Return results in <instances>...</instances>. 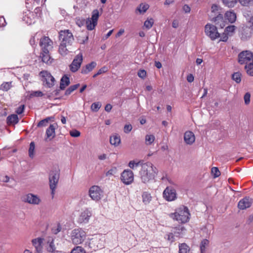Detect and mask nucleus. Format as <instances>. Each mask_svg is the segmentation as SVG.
Wrapping results in <instances>:
<instances>
[{
    "instance_id": "nucleus-40",
    "label": "nucleus",
    "mask_w": 253,
    "mask_h": 253,
    "mask_svg": "<svg viewBox=\"0 0 253 253\" xmlns=\"http://www.w3.org/2000/svg\"><path fill=\"white\" fill-rule=\"evenodd\" d=\"M80 86L79 84H77L73 85L70 86L65 91V94L66 95H69L73 91L78 88V87Z\"/></svg>"
},
{
    "instance_id": "nucleus-33",
    "label": "nucleus",
    "mask_w": 253,
    "mask_h": 253,
    "mask_svg": "<svg viewBox=\"0 0 253 253\" xmlns=\"http://www.w3.org/2000/svg\"><path fill=\"white\" fill-rule=\"evenodd\" d=\"M190 251L189 247L185 243L179 244V253H189Z\"/></svg>"
},
{
    "instance_id": "nucleus-22",
    "label": "nucleus",
    "mask_w": 253,
    "mask_h": 253,
    "mask_svg": "<svg viewBox=\"0 0 253 253\" xmlns=\"http://www.w3.org/2000/svg\"><path fill=\"white\" fill-rule=\"evenodd\" d=\"M252 200L249 197H245L241 199L238 203V207L240 210H245L251 207Z\"/></svg>"
},
{
    "instance_id": "nucleus-37",
    "label": "nucleus",
    "mask_w": 253,
    "mask_h": 253,
    "mask_svg": "<svg viewBox=\"0 0 253 253\" xmlns=\"http://www.w3.org/2000/svg\"><path fill=\"white\" fill-rule=\"evenodd\" d=\"M245 69L249 75L253 76V62L247 64L245 66Z\"/></svg>"
},
{
    "instance_id": "nucleus-42",
    "label": "nucleus",
    "mask_w": 253,
    "mask_h": 253,
    "mask_svg": "<svg viewBox=\"0 0 253 253\" xmlns=\"http://www.w3.org/2000/svg\"><path fill=\"white\" fill-rule=\"evenodd\" d=\"M35 148V143L34 142H31L30 144V147L29 149V157L31 158H33L34 156Z\"/></svg>"
},
{
    "instance_id": "nucleus-35",
    "label": "nucleus",
    "mask_w": 253,
    "mask_h": 253,
    "mask_svg": "<svg viewBox=\"0 0 253 253\" xmlns=\"http://www.w3.org/2000/svg\"><path fill=\"white\" fill-rule=\"evenodd\" d=\"M236 27L234 25L228 26L226 27L224 32L227 34L229 36H231L234 33Z\"/></svg>"
},
{
    "instance_id": "nucleus-11",
    "label": "nucleus",
    "mask_w": 253,
    "mask_h": 253,
    "mask_svg": "<svg viewBox=\"0 0 253 253\" xmlns=\"http://www.w3.org/2000/svg\"><path fill=\"white\" fill-rule=\"evenodd\" d=\"M89 195L93 200L97 201L103 196V191L99 186L94 185L90 188Z\"/></svg>"
},
{
    "instance_id": "nucleus-14",
    "label": "nucleus",
    "mask_w": 253,
    "mask_h": 253,
    "mask_svg": "<svg viewBox=\"0 0 253 253\" xmlns=\"http://www.w3.org/2000/svg\"><path fill=\"white\" fill-rule=\"evenodd\" d=\"M121 180L126 185H129L134 180L133 172L129 169H126L121 173Z\"/></svg>"
},
{
    "instance_id": "nucleus-62",
    "label": "nucleus",
    "mask_w": 253,
    "mask_h": 253,
    "mask_svg": "<svg viewBox=\"0 0 253 253\" xmlns=\"http://www.w3.org/2000/svg\"><path fill=\"white\" fill-rule=\"evenodd\" d=\"M24 109V105H21L17 109L16 112L18 114H21L23 112Z\"/></svg>"
},
{
    "instance_id": "nucleus-63",
    "label": "nucleus",
    "mask_w": 253,
    "mask_h": 253,
    "mask_svg": "<svg viewBox=\"0 0 253 253\" xmlns=\"http://www.w3.org/2000/svg\"><path fill=\"white\" fill-rule=\"evenodd\" d=\"M6 25L5 18L3 17H0V27H4Z\"/></svg>"
},
{
    "instance_id": "nucleus-13",
    "label": "nucleus",
    "mask_w": 253,
    "mask_h": 253,
    "mask_svg": "<svg viewBox=\"0 0 253 253\" xmlns=\"http://www.w3.org/2000/svg\"><path fill=\"white\" fill-rule=\"evenodd\" d=\"M83 60V54L80 53L75 56L72 62L70 65L69 68L70 71L73 73L76 72L81 67Z\"/></svg>"
},
{
    "instance_id": "nucleus-18",
    "label": "nucleus",
    "mask_w": 253,
    "mask_h": 253,
    "mask_svg": "<svg viewBox=\"0 0 253 253\" xmlns=\"http://www.w3.org/2000/svg\"><path fill=\"white\" fill-rule=\"evenodd\" d=\"M91 215V211L88 209H85L81 212L78 221L80 223H87Z\"/></svg>"
},
{
    "instance_id": "nucleus-41",
    "label": "nucleus",
    "mask_w": 253,
    "mask_h": 253,
    "mask_svg": "<svg viewBox=\"0 0 253 253\" xmlns=\"http://www.w3.org/2000/svg\"><path fill=\"white\" fill-rule=\"evenodd\" d=\"M118 172L117 168L113 167L108 170L106 173L105 175L107 177H110L111 176L115 175Z\"/></svg>"
},
{
    "instance_id": "nucleus-55",
    "label": "nucleus",
    "mask_w": 253,
    "mask_h": 253,
    "mask_svg": "<svg viewBox=\"0 0 253 253\" xmlns=\"http://www.w3.org/2000/svg\"><path fill=\"white\" fill-rule=\"evenodd\" d=\"M247 27H248L251 31L253 30V15L251 17L247 23Z\"/></svg>"
},
{
    "instance_id": "nucleus-9",
    "label": "nucleus",
    "mask_w": 253,
    "mask_h": 253,
    "mask_svg": "<svg viewBox=\"0 0 253 253\" xmlns=\"http://www.w3.org/2000/svg\"><path fill=\"white\" fill-rule=\"evenodd\" d=\"M205 32L206 34L211 40H214L220 37V34L217 32L216 27L211 24H207L205 26Z\"/></svg>"
},
{
    "instance_id": "nucleus-47",
    "label": "nucleus",
    "mask_w": 253,
    "mask_h": 253,
    "mask_svg": "<svg viewBox=\"0 0 253 253\" xmlns=\"http://www.w3.org/2000/svg\"><path fill=\"white\" fill-rule=\"evenodd\" d=\"M50 118L48 117V118H46L41 121L38 123V127H42V126H46L49 121L50 120Z\"/></svg>"
},
{
    "instance_id": "nucleus-57",
    "label": "nucleus",
    "mask_w": 253,
    "mask_h": 253,
    "mask_svg": "<svg viewBox=\"0 0 253 253\" xmlns=\"http://www.w3.org/2000/svg\"><path fill=\"white\" fill-rule=\"evenodd\" d=\"M250 97H251V95L249 93L247 92L245 94L244 97V99L245 104L248 105L250 103Z\"/></svg>"
},
{
    "instance_id": "nucleus-36",
    "label": "nucleus",
    "mask_w": 253,
    "mask_h": 253,
    "mask_svg": "<svg viewBox=\"0 0 253 253\" xmlns=\"http://www.w3.org/2000/svg\"><path fill=\"white\" fill-rule=\"evenodd\" d=\"M223 3L226 6L229 7H232L235 6V5L237 2V0H222Z\"/></svg>"
},
{
    "instance_id": "nucleus-44",
    "label": "nucleus",
    "mask_w": 253,
    "mask_h": 253,
    "mask_svg": "<svg viewBox=\"0 0 253 253\" xmlns=\"http://www.w3.org/2000/svg\"><path fill=\"white\" fill-rule=\"evenodd\" d=\"M39 5L36 6V7L34 9V12H33L34 13L35 16L36 17L37 19H38L39 17H41L42 15V10L41 7L39 6ZM33 6H35L33 5Z\"/></svg>"
},
{
    "instance_id": "nucleus-2",
    "label": "nucleus",
    "mask_w": 253,
    "mask_h": 253,
    "mask_svg": "<svg viewBox=\"0 0 253 253\" xmlns=\"http://www.w3.org/2000/svg\"><path fill=\"white\" fill-rule=\"evenodd\" d=\"M190 213L188 209L185 206H180L177 208L174 213H170V217L179 223H185L190 218Z\"/></svg>"
},
{
    "instance_id": "nucleus-4",
    "label": "nucleus",
    "mask_w": 253,
    "mask_h": 253,
    "mask_svg": "<svg viewBox=\"0 0 253 253\" xmlns=\"http://www.w3.org/2000/svg\"><path fill=\"white\" fill-rule=\"evenodd\" d=\"M60 176V173L58 170H51L49 174V184L50 189L51 191V195L53 197L54 192L58 183Z\"/></svg>"
},
{
    "instance_id": "nucleus-16",
    "label": "nucleus",
    "mask_w": 253,
    "mask_h": 253,
    "mask_svg": "<svg viewBox=\"0 0 253 253\" xmlns=\"http://www.w3.org/2000/svg\"><path fill=\"white\" fill-rule=\"evenodd\" d=\"M253 54L249 50H244L238 54V62L241 64H246L252 60Z\"/></svg>"
},
{
    "instance_id": "nucleus-64",
    "label": "nucleus",
    "mask_w": 253,
    "mask_h": 253,
    "mask_svg": "<svg viewBox=\"0 0 253 253\" xmlns=\"http://www.w3.org/2000/svg\"><path fill=\"white\" fill-rule=\"evenodd\" d=\"M62 229V227H61V226L58 224L57 226V227L56 229H53V232L54 233V234H57L58 233V232H59Z\"/></svg>"
},
{
    "instance_id": "nucleus-19",
    "label": "nucleus",
    "mask_w": 253,
    "mask_h": 253,
    "mask_svg": "<svg viewBox=\"0 0 253 253\" xmlns=\"http://www.w3.org/2000/svg\"><path fill=\"white\" fill-rule=\"evenodd\" d=\"M43 241V239L42 238H37L32 240V243L35 249L36 253H42Z\"/></svg>"
},
{
    "instance_id": "nucleus-29",
    "label": "nucleus",
    "mask_w": 253,
    "mask_h": 253,
    "mask_svg": "<svg viewBox=\"0 0 253 253\" xmlns=\"http://www.w3.org/2000/svg\"><path fill=\"white\" fill-rule=\"evenodd\" d=\"M152 199L151 195L149 192L145 191L142 193V202L145 205L149 204Z\"/></svg>"
},
{
    "instance_id": "nucleus-24",
    "label": "nucleus",
    "mask_w": 253,
    "mask_h": 253,
    "mask_svg": "<svg viewBox=\"0 0 253 253\" xmlns=\"http://www.w3.org/2000/svg\"><path fill=\"white\" fill-rule=\"evenodd\" d=\"M184 140L187 144L191 145L195 141V135L192 131H186L184 135Z\"/></svg>"
},
{
    "instance_id": "nucleus-50",
    "label": "nucleus",
    "mask_w": 253,
    "mask_h": 253,
    "mask_svg": "<svg viewBox=\"0 0 253 253\" xmlns=\"http://www.w3.org/2000/svg\"><path fill=\"white\" fill-rule=\"evenodd\" d=\"M56 248L55 247V245L53 242V240L49 243V247L47 248V250L48 252L51 253H53L55 251Z\"/></svg>"
},
{
    "instance_id": "nucleus-17",
    "label": "nucleus",
    "mask_w": 253,
    "mask_h": 253,
    "mask_svg": "<svg viewBox=\"0 0 253 253\" xmlns=\"http://www.w3.org/2000/svg\"><path fill=\"white\" fill-rule=\"evenodd\" d=\"M40 74L42 78V81L45 82L48 87H51L54 85L55 79L50 73L46 71H42L40 72Z\"/></svg>"
},
{
    "instance_id": "nucleus-26",
    "label": "nucleus",
    "mask_w": 253,
    "mask_h": 253,
    "mask_svg": "<svg viewBox=\"0 0 253 253\" xmlns=\"http://www.w3.org/2000/svg\"><path fill=\"white\" fill-rule=\"evenodd\" d=\"M46 0H26V7L29 9H32L33 6L40 5L44 2Z\"/></svg>"
},
{
    "instance_id": "nucleus-49",
    "label": "nucleus",
    "mask_w": 253,
    "mask_h": 253,
    "mask_svg": "<svg viewBox=\"0 0 253 253\" xmlns=\"http://www.w3.org/2000/svg\"><path fill=\"white\" fill-rule=\"evenodd\" d=\"M71 253H85V251L81 247L77 246L72 250Z\"/></svg>"
},
{
    "instance_id": "nucleus-5",
    "label": "nucleus",
    "mask_w": 253,
    "mask_h": 253,
    "mask_svg": "<svg viewBox=\"0 0 253 253\" xmlns=\"http://www.w3.org/2000/svg\"><path fill=\"white\" fill-rule=\"evenodd\" d=\"M220 7L216 4H213L211 7V12L215 17L212 18L213 20L216 24H219V26L223 28L225 27L224 22H222L223 16L221 14L219 13Z\"/></svg>"
},
{
    "instance_id": "nucleus-30",
    "label": "nucleus",
    "mask_w": 253,
    "mask_h": 253,
    "mask_svg": "<svg viewBox=\"0 0 253 253\" xmlns=\"http://www.w3.org/2000/svg\"><path fill=\"white\" fill-rule=\"evenodd\" d=\"M69 84V78L67 75L63 76L60 81V87L61 89H64Z\"/></svg>"
},
{
    "instance_id": "nucleus-10",
    "label": "nucleus",
    "mask_w": 253,
    "mask_h": 253,
    "mask_svg": "<svg viewBox=\"0 0 253 253\" xmlns=\"http://www.w3.org/2000/svg\"><path fill=\"white\" fill-rule=\"evenodd\" d=\"M99 14L97 9L93 10L90 19H88L86 21V28L88 30H92L97 25Z\"/></svg>"
},
{
    "instance_id": "nucleus-61",
    "label": "nucleus",
    "mask_w": 253,
    "mask_h": 253,
    "mask_svg": "<svg viewBox=\"0 0 253 253\" xmlns=\"http://www.w3.org/2000/svg\"><path fill=\"white\" fill-rule=\"evenodd\" d=\"M229 35L225 32L221 35L220 41L222 42H226L228 39Z\"/></svg>"
},
{
    "instance_id": "nucleus-20",
    "label": "nucleus",
    "mask_w": 253,
    "mask_h": 253,
    "mask_svg": "<svg viewBox=\"0 0 253 253\" xmlns=\"http://www.w3.org/2000/svg\"><path fill=\"white\" fill-rule=\"evenodd\" d=\"M56 124H52L47 128L46 130V141H50L53 139L55 136V128L56 127Z\"/></svg>"
},
{
    "instance_id": "nucleus-51",
    "label": "nucleus",
    "mask_w": 253,
    "mask_h": 253,
    "mask_svg": "<svg viewBox=\"0 0 253 253\" xmlns=\"http://www.w3.org/2000/svg\"><path fill=\"white\" fill-rule=\"evenodd\" d=\"M211 173L213 175L214 177H217L220 174V172L216 167H213L211 169Z\"/></svg>"
},
{
    "instance_id": "nucleus-38",
    "label": "nucleus",
    "mask_w": 253,
    "mask_h": 253,
    "mask_svg": "<svg viewBox=\"0 0 253 253\" xmlns=\"http://www.w3.org/2000/svg\"><path fill=\"white\" fill-rule=\"evenodd\" d=\"M155 139V137L154 135L147 134L145 136V143L147 145H150L154 142Z\"/></svg>"
},
{
    "instance_id": "nucleus-12",
    "label": "nucleus",
    "mask_w": 253,
    "mask_h": 253,
    "mask_svg": "<svg viewBox=\"0 0 253 253\" xmlns=\"http://www.w3.org/2000/svg\"><path fill=\"white\" fill-rule=\"evenodd\" d=\"M163 197L169 202L175 200L177 198L175 189L172 187H167L163 192Z\"/></svg>"
},
{
    "instance_id": "nucleus-21",
    "label": "nucleus",
    "mask_w": 253,
    "mask_h": 253,
    "mask_svg": "<svg viewBox=\"0 0 253 253\" xmlns=\"http://www.w3.org/2000/svg\"><path fill=\"white\" fill-rule=\"evenodd\" d=\"M37 19L36 17L35 16L34 13L30 11L25 12L23 17V20L28 25H31L35 23Z\"/></svg>"
},
{
    "instance_id": "nucleus-34",
    "label": "nucleus",
    "mask_w": 253,
    "mask_h": 253,
    "mask_svg": "<svg viewBox=\"0 0 253 253\" xmlns=\"http://www.w3.org/2000/svg\"><path fill=\"white\" fill-rule=\"evenodd\" d=\"M209 244V241L207 239H203L200 244V251L201 253H205L206 247Z\"/></svg>"
},
{
    "instance_id": "nucleus-43",
    "label": "nucleus",
    "mask_w": 253,
    "mask_h": 253,
    "mask_svg": "<svg viewBox=\"0 0 253 253\" xmlns=\"http://www.w3.org/2000/svg\"><path fill=\"white\" fill-rule=\"evenodd\" d=\"M154 24V20L152 18L148 19L144 22V26L148 29H150Z\"/></svg>"
},
{
    "instance_id": "nucleus-58",
    "label": "nucleus",
    "mask_w": 253,
    "mask_h": 253,
    "mask_svg": "<svg viewBox=\"0 0 253 253\" xmlns=\"http://www.w3.org/2000/svg\"><path fill=\"white\" fill-rule=\"evenodd\" d=\"M239 1L242 5L248 6L253 1V0H239Z\"/></svg>"
},
{
    "instance_id": "nucleus-25",
    "label": "nucleus",
    "mask_w": 253,
    "mask_h": 253,
    "mask_svg": "<svg viewBox=\"0 0 253 253\" xmlns=\"http://www.w3.org/2000/svg\"><path fill=\"white\" fill-rule=\"evenodd\" d=\"M97 65L95 62L92 61L91 63L87 64L85 67H83L82 69L81 73L83 74H87L91 72Z\"/></svg>"
},
{
    "instance_id": "nucleus-27",
    "label": "nucleus",
    "mask_w": 253,
    "mask_h": 253,
    "mask_svg": "<svg viewBox=\"0 0 253 253\" xmlns=\"http://www.w3.org/2000/svg\"><path fill=\"white\" fill-rule=\"evenodd\" d=\"M225 17L231 23H234L236 20V14L233 11H227L225 14Z\"/></svg>"
},
{
    "instance_id": "nucleus-7",
    "label": "nucleus",
    "mask_w": 253,
    "mask_h": 253,
    "mask_svg": "<svg viewBox=\"0 0 253 253\" xmlns=\"http://www.w3.org/2000/svg\"><path fill=\"white\" fill-rule=\"evenodd\" d=\"M59 38L60 43H65L67 45H72L74 40L72 33L69 30L61 31L59 32Z\"/></svg>"
},
{
    "instance_id": "nucleus-56",
    "label": "nucleus",
    "mask_w": 253,
    "mask_h": 253,
    "mask_svg": "<svg viewBox=\"0 0 253 253\" xmlns=\"http://www.w3.org/2000/svg\"><path fill=\"white\" fill-rule=\"evenodd\" d=\"M137 75L139 78L144 79L146 76V72L145 70H140L138 72Z\"/></svg>"
},
{
    "instance_id": "nucleus-1",
    "label": "nucleus",
    "mask_w": 253,
    "mask_h": 253,
    "mask_svg": "<svg viewBox=\"0 0 253 253\" xmlns=\"http://www.w3.org/2000/svg\"><path fill=\"white\" fill-rule=\"evenodd\" d=\"M158 169L151 163L147 162L141 165L139 175L142 183L146 184L155 179Z\"/></svg>"
},
{
    "instance_id": "nucleus-53",
    "label": "nucleus",
    "mask_w": 253,
    "mask_h": 253,
    "mask_svg": "<svg viewBox=\"0 0 253 253\" xmlns=\"http://www.w3.org/2000/svg\"><path fill=\"white\" fill-rule=\"evenodd\" d=\"M107 71V68L106 67V66H104L102 68H101V69H100L98 72H97V73H96L95 74H94L93 76V78H95L96 76L99 75H101V74L102 73H105Z\"/></svg>"
},
{
    "instance_id": "nucleus-28",
    "label": "nucleus",
    "mask_w": 253,
    "mask_h": 253,
    "mask_svg": "<svg viewBox=\"0 0 253 253\" xmlns=\"http://www.w3.org/2000/svg\"><path fill=\"white\" fill-rule=\"evenodd\" d=\"M6 121L8 125H14L18 123L19 119L16 114H12L7 117Z\"/></svg>"
},
{
    "instance_id": "nucleus-31",
    "label": "nucleus",
    "mask_w": 253,
    "mask_h": 253,
    "mask_svg": "<svg viewBox=\"0 0 253 253\" xmlns=\"http://www.w3.org/2000/svg\"><path fill=\"white\" fill-rule=\"evenodd\" d=\"M110 142L112 145L118 146L121 142V139L120 136L117 134H113L110 136Z\"/></svg>"
},
{
    "instance_id": "nucleus-59",
    "label": "nucleus",
    "mask_w": 253,
    "mask_h": 253,
    "mask_svg": "<svg viewBox=\"0 0 253 253\" xmlns=\"http://www.w3.org/2000/svg\"><path fill=\"white\" fill-rule=\"evenodd\" d=\"M43 93L41 91H33L31 93V96H36V97H41L43 96Z\"/></svg>"
},
{
    "instance_id": "nucleus-39",
    "label": "nucleus",
    "mask_w": 253,
    "mask_h": 253,
    "mask_svg": "<svg viewBox=\"0 0 253 253\" xmlns=\"http://www.w3.org/2000/svg\"><path fill=\"white\" fill-rule=\"evenodd\" d=\"M149 5L146 3H141L137 7V10L139 11L140 13H144L149 8Z\"/></svg>"
},
{
    "instance_id": "nucleus-6",
    "label": "nucleus",
    "mask_w": 253,
    "mask_h": 253,
    "mask_svg": "<svg viewBox=\"0 0 253 253\" xmlns=\"http://www.w3.org/2000/svg\"><path fill=\"white\" fill-rule=\"evenodd\" d=\"M103 240L102 239L101 235H94L87 242L89 247L92 250L95 251L98 249H102L103 248Z\"/></svg>"
},
{
    "instance_id": "nucleus-15",
    "label": "nucleus",
    "mask_w": 253,
    "mask_h": 253,
    "mask_svg": "<svg viewBox=\"0 0 253 253\" xmlns=\"http://www.w3.org/2000/svg\"><path fill=\"white\" fill-rule=\"evenodd\" d=\"M40 45L42 52H49L53 48V42L47 37H43L41 39Z\"/></svg>"
},
{
    "instance_id": "nucleus-32",
    "label": "nucleus",
    "mask_w": 253,
    "mask_h": 253,
    "mask_svg": "<svg viewBox=\"0 0 253 253\" xmlns=\"http://www.w3.org/2000/svg\"><path fill=\"white\" fill-rule=\"evenodd\" d=\"M49 52H42V61L46 63L50 64L52 62V59L49 54Z\"/></svg>"
},
{
    "instance_id": "nucleus-46",
    "label": "nucleus",
    "mask_w": 253,
    "mask_h": 253,
    "mask_svg": "<svg viewBox=\"0 0 253 253\" xmlns=\"http://www.w3.org/2000/svg\"><path fill=\"white\" fill-rule=\"evenodd\" d=\"M241 74L239 72H236L233 74L232 79L235 81L237 83H240L241 81Z\"/></svg>"
},
{
    "instance_id": "nucleus-3",
    "label": "nucleus",
    "mask_w": 253,
    "mask_h": 253,
    "mask_svg": "<svg viewBox=\"0 0 253 253\" xmlns=\"http://www.w3.org/2000/svg\"><path fill=\"white\" fill-rule=\"evenodd\" d=\"M86 238V233L82 228H75L70 233V239L74 245H80L84 242Z\"/></svg>"
},
{
    "instance_id": "nucleus-60",
    "label": "nucleus",
    "mask_w": 253,
    "mask_h": 253,
    "mask_svg": "<svg viewBox=\"0 0 253 253\" xmlns=\"http://www.w3.org/2000/svg\"><path fill=\"white\" fill-rule=\"evenodd\" d=\"M132 127L131 125H126L124 126V130L125 133H128L132 130Z\"/></svg>"
},
{
    "instance_id": "nucleus-54",
    "label": "nucleus",
    "mask_w": 253,
    "mask_h": 253,
    "mask_svg": "<svg viewBox=\"0 0 253 253\" xmlns=\"http://www.w3.org/2000/svg\"><path fill=\"white\" fill-rule=\"evenodd\" d=\"M70 134L72 137H78L80 136L81 133L77 129H73L70 131Z\"/></svg>"
},
{
    "instance_id": "nucleus-8",
    "label": "nucleus",
    "mask_w": 253,
    "mask_h": 253,
    "mask_svg": "<svg viewBox=\"0 0 253 253\" xmlns=\"http://www.w3.org/2000/svg\"><path fill=\"white\" fill-rule=\"evenodd\" d=\"M22 201L33 205H39L41 204L42 200L39 196L32 193H28L22 197Z\"/></svg>"
},
{
    "instance_id": "nucleus-23",
    "label": "nucleus",
    "mask_w": 253,
    "mask_h": 253,
    "mask_svg": "<svg viewBox=\"0 0 253 253\" xmlns=\"http://www.w3.org/2000/svg\"><path fill=\"white\" fill-rule=\"evenodd\" d=\"M71 45H67V44L63 43H60L58 51L62 56H65L67 55L70 52H71Z\"/></svg>"
},
{
    "instance_id": "nucleus-48",
    "label": "nucleus",
    "mask_w": 253,
    "mask_h": 253,
    "mask_svg": "<svg viewBox=\"0 0 253 253\" xmlns=\"http://www.w3.org/2000/svg\"><path fill=\"white\" fill-rule=\"evenodd\" d=\"M11 82H6L3 83L1 85L0 89L4 91H7L10 88L11 86Z\"/></svg>"
},
{
    "instance_id": "nucleus-45",
    "label": "nucleus",
    "mask_w": 253,
    "mask_h": 253,
    "mask_svg": "<svg viewBox=\"0 0 253 253\" xmlns=\"http://www.w3.org/2000/svg\"><path fill=\"white\" fill-rule=\"evenodd\" d=\"M101 104L100 102H95L91 105V109L92 111L97 112L100 108Z\"/></svg>"
},
{
    "instance_id": "nucleus-52",
    "label": "nucleus",
    "mask_w": 253,
    "mask_h": 253,
    "mask_svg": "<svg viewBox=\"0 0 253 253\" xmlns=\"http://www.w3.org/2000/svg\"><path fill=\"white\" fill-rule=\"evenodd\" d=\"M140 165V162H135L134 161H131L128 164V166L132 169H134Z\"/></svg>"
}]
</instances>
